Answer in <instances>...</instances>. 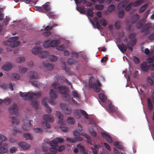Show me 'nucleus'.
<instances>
[{
    "label": "nucleus",
    "mask_w": 154,
    "mask_h": 154,
    "mask_svg": "<svg viewBox=\"0 0 154 154\" xmlns=\"http://www.w3.org/2000/svg\"><path fill=\"white\" fill-rule=\"evenodd\" d=\"M20 95L25 100H31L33 98H38L41 95V93L39 92L35 93H27L24 95L23 92H20Z\"/></svg>",
    "instance_id": "1"
},
{
    "label": "nucleus",
    "mask_w": 154,
    "mask_h": 154,
    "mask_svg": "<svg viewBox=\"0 0 154 154\" xmlns=\"http://www.w3.org/2000/svg\"><path fill=\"white\" fill-rule=\"evenodd\" d=\"M18 38L17 36L11 37L7 41H4L3 44L5 45H8L12 48L17 47L20 44V42L17 41Z\"/></svg>",
    "instance_id": "2"
},
{
    "label": "nucleus",
    "mask_w": 154,
    "mask_h": 154,
    "mask_svg": "<svg viewBox=\"0 0 154 154\" xmlns=\"http://www.w3.org/2000/svg\"><path fill=\"white\" fill-rule=\"evenodd\" d=\"M74 114L75 118L77 119H80L81 117L82 114H83L86 119H88V114L85 110H75L74 111Z\"/></svg>",
    "instance_id": "3"
},
{
    "label": "nucleus",
    "mask_w": 154,
    "mask_h": 154,
    "mask_svg": "<svg viewBox=\"0 0 154 154\" xmlns=\"http://www.w3.org/2000/svg\"><path fill=\"white\" fill-rule=\"evenodd\" d=\"M148 106L149 109L151 110L153 108V105L154 104V92H153L151 97L147 99Z\"/></svg>",
    "instance_id": "4"
},
{
    "label": "nucleus",
    "mask_w": 154,
    "mask_h": 154,
    "mask_svg": "<svg viewBox=\"0 0 154 154\" xmlns=\"http://www.w3.org/2000/svg\"><path fill=\"white\" fill-rule=\"evenodd\" d=\"M8 112L9 113L11 114L17 115L18 114V109L17 104L14 103L13 105L9 108Z\"/></svg>",
    "instance_id": "5"
},
{
    "label": "nucleus",
    "mask_w": 154,
    "mask_h": 154,
    "mask_svg": "<svg viewBox=\"0 0 154 154\" xmlns=\"http://www.w3.org/2000/svg\"><path fill=\"white\" fill-rule=\"evenodd\" d=\"M151 23H148L145 24L142 28L141 32H144L145 35H147L149 32V29L151 28Z\"/></svg>",
    "instance_id": "6"
},
{
    "label": "nucleus",
    "mask_w": 154,
    "mask_h": 154,
    "mask_svg": "<svg viewBox=\"0 0 154 154\" xmlns=\"http://www.w3.org/2000/svg\"><path fill=\"white\" fill-rule=\"evenodd\" d=\"M74 152L75 153L79 152V153H82V154L83 153L84 154H85L84 147L80 144L77 145V147H75L74 150Z\"/></svg>",
    "instance_id": "7"
},
{
    "label": "nucleus",
    "mask_w": 154,
    "mask_h": 154,
    "mask_svg": "<svg viewBox=\"0 0 154 154\" xmlns=\"http://www.w3.org/2000/svg\"><path fill=\"white\" fill-rule=\"evenodd\" d=\"M117 108L115 107L112 103H110L108 106V111L110 113L114 112L116 113V115L119 116Z\"/></svg>",
    "instance_id": "8"
},
{
    "label": "nucleus",
    "mask_w": 154,
    "mask_h": 154,
    "mask_svg": "<svg viewBox=\"0 0 154 154\" xmlns=\"http://www.w3.org/2000/svg\"><path fill=\"white\" fill-rule=\"evenodd\" d=\"M127 0H124L120 2L117 6V8L119 10H122L128 3Z\"/></svg>",
    "instance_id": "9"
},
{
    "label": "nucleus",
    "mask_w": 154,
    "mask_h": 154,
    "mask_svg": "<svg viewBox=\"0 0 154 154\" xmlns=\"http://www.w3.org/2000/svg\"><path fill=\"white\" fill-rule=\"evenodd\" d=\"M47 102L50 103L53 105L54 104V102L52 100H49L48 98H45L42 100V104L44 105V106L48 105Z\"/></svg>",
    "instance_id": "10"
},
{
    "label": "nucleus",
    "mask_w": 154,
    "mask_h": 154,
    "mask_svg": "<svg viewBox=\"0 0 154 154\" xmlns=\"http://www.w3.org/2000/svg\"><path fill=\"white\" fill-rule=\"evenodd\" d=\"M19 145L24 150H27L30 147V145L29 144L24 142L19 143Z\"/></svg>",
    "instance_id": "11"
},
{
    "label": "nucleus",
    "mask_w": 154,
    "mask_h": 154,
    "mask_svg": "<svg viewBox=\"0 0 154 154\" xmlns=\"http://www.w3.org/2000/svg\"><path fill=\"white\" fill-rule=\"evenodd\" d=\"M28 75L30 79H36L38 77L37 73L34 71H31L29 72Z\"/></svg>",
    "instance_id": "12"
},
{
    "label": "nucleus",
    "mask_w": 154,
    "mask_h": 154,
    "mask_svg": "<svg viewBox=\"0 0 154 154\" xmlns=\"http://www.w3.org/2000/svg\"><path fill=\"white\" fill-rule=\"evenodd\" d=\"M101 135L109 143H111L112 142V140L109 135L104 132H102Z\"/></svg>",
    "instance_id": "13"
},
{
    "label": "nucleus",
    "mask_w": 154,
    "mask_h": 154,
    "mask_svg": "<svg viewBox=\"0 0 154 154\" xmlns=\"http://www.w3.org/2000/svg\"><path fill=\"white\" fill-rule=\"evenodd\" d=\"M42 48L41 47H36L32 49V53L36 55L39 54Z\"/></svg>",
    "instance_id": "14"
},
{
    "label": "nucleus",
    "mask_w": 154,
    "mask_h": 154,
    "mask_svg": "<svg viewBox=\"0 0 154 154\" xmlns=\"http://www.w3.org/2000/svg\"><path fill=\"white\" fill-rule=\"evenodd\" d=\"M118 46L119 50L123 53H124V51L125 52L126 51L127 47L124 43H122L121 45H118Z\"/></svg>",
    "instance_id": "15"
},
{
    "label": "nucleus",
    "mask_w": 154,
    "mask_h": 154,
    "mask_svg": "<svg viewBox=\"0 0 154 154\" xmlns=\"http://www.w3.org/2000/svg\"><path fill=\"white\" fill-rule=\"evenodd\" d=\"M59 93L63 95L66 94L67 92V89L64 86H60L58 88Z\"/></svg>",
    "instance_id": "16"
},
{
    "label": "nucleus",
    "mask_w": 154,
    "mask_h": 154,
    "mask_svg": "<svg viewBox=\"0 0 154 154\" xmlns=\"http://www.w3.org/2000/svg\"><path fill=\"white\" fill-rule=\"evenodd\" d=\"M12 68V65L11 63H8L4 65L2 67V69L5 71H8Z\"/></svg>",
    "instance_id": "17"
},
{
    "label": "nucleus",
    "mask_w": 154,
    "mask_h": 154,
    "mask_svg": "<svg viewBox=\"0 0 154 154\" xmlns=\"http://www.w3.org/2000/svg\"><path fill=\"white\" fill-rule=\"evenodd\" d=\"M54 79H55L57 81L60 80V82L62 83L64 82L66 79L63 76L61 75L59 76L58 75H57L55 76Z\"/></svg>",
    "instance_id": "18"
},
{
    "label": "nucleus",
    "mask_w": 154,
    "mask_h": 154,
    "mask_svg": "<svg viewBox=\"0 0 154 154\" xmlns=\"http://www.w3.org/2000/svg\"><path fill=\"white\" fill-rule=\"evenodd\" d=\"M49 53L46 51H42V50L40 52L39 57L41 58H44L47 57L49 55Z\"/></svg>",
    "instance_id": "19"
},
{
    "label": "nucleus",
    "mask_w": 154,
    "mask_h": 154,
    "mask_svg": "<svg viewBox=\"0 0 154 154\" xmlns=\"http://www.w3.org/2000/svg\"><path fill=\"white\" fill-rule=\"evenodd\" d=\"M43 66L48 70H52L54 68L53 65L51 63H45L44 62L43 63Z\"/></svg>",
    "instance_id": "20"
},
{
    "label": "nucleus",
    "mask_w": 154,
    "mask_h": 154,
    "mask_svg": "<svg viewBox=\"0 0 154 154\" xmlns=\"http://www.w3.org/2000/svg\"><path fill=\"white\" fill-rule=\"evenodd\" d=\"M50 47H55L57 46L59 44V41L58 40H53L50 41Z\"/></svg>",
    "instance_id": "21"
},
{
    "label": "nucleus",
    "mask_w": 154,
    "mask_h": 154,
    "mask_svg": "<svg viewBox=\"0 0 154 154\" xmlns=\"http://www.w3.org/2000/svg\"><path fill=\"white\" fill-rule=\"evenodd\" d=\"M49 94L51 100L55 99L57 97L56 92L52 89L50 90Z\"/></svg>",
    "instance_id": "22"
},
{
    "label": "nucleus",
    "mask_w": 154,
    "mask_h": 154,
    "mask_svg": "<svg viewBox=\"0 0 154 154\" xmlns=\"http://www.w3.org/2000/svg\"><path fill=\"white\" fill-rule=\"evenodd\" d=\"M139 18V16L137 14H134L132 17L131 20V23H135Z\"/></svg>",
    "instance_id": "23"
},
{
    "label": "nucleus",
    "mask_w": 154,
    "mask_h": 154,
    "mask_svg": "<svg viewBox=\"0 0 154 154\" xmlns=\"http://www.w3.org/2000/svg\"><path fill=\"white\" fill-rule=\"evenodd\" d=\"M62 110L65 112V114L66 115H69L71 112V108L69 107H64L62 108Z\"/></svg>",
    "instance_id": "24"
},
{
    "label": "nucleus",
    "mask_w": 154,
    "mask_h": 154,
    "mask_svg": "<svg viewBox=\"0 0 154 154\" xmlns=\"http://www.w3.org/2000/svg\"><path fill=\"white\" fill-rule=\"evenodd\" d=\"M141 68L143 71L147 72L148 71V67L145 63H143L141 65Z\"/></svg>",
    "instance_id": "25"
},
{
    "label": "nucleus",
    "mask_w": 154,
    "mask_h": 154,
    "mask_svg": "<svg viewBox=\"0 0 154 154\" xmlns=\"http://www.w3.org/2000/svg\"><path fill=\"white\" fill-rule=\"evenodd\" d=\"M8 151L7 146L3 145L0 147V153H5Z\"/></svg>",
    "instance_id": "26"
},
{
    "label": "nucleus",
    "mask_w": 154,
    "mask_h": 154,
    "mask_svg": "<svg viewBox=\"0 0 154 154\" xmlns=\"http://www.w3.org/2000/svg\"><path fill=\"white\" fill-rule=\"evenodd\" d=\"M143 2V0H137L132 3L133 6L134 7H137L139 6Z\"/></svg>",
    "instance_id": "27"
},
{
    "label": "nucleus",
    "mask_w": 154,
    "mask_h": 154,
    "mask_svg": "<svg viewBox=\"0 0 154 154\" xmlns=\"http://www.w3.org/2000/svg\"><path fill=\"white\" fill-rule=\"evenodd\" d=\"M99 98L103 102H105L107 99V97L103 94H100L98 95Z\"/></svg>",
    "instance_id": "28"
},
{
    "label": "nucleus",
    "mask_w": 154,
    "mask_h": 154,
    "mask_svg": "<svg viewBox=\"0 0 154 154\" xmlns=\"http://www.w3.org/2000/svg\"><path fill=\"white\" fill-rule=\"evenodd\" d=\"M84 6H83V7H76V10L79 11L81 14H85L86 11L84 8Z\"/></svg>",
    "instance_id": "29"
},
{
    "label": "nucleus",
    "mask_w": 154,
    "mask_h": 154,
    "mask_svg": "<svg viewBox=\"0 0 154 154\" xmlns=\"http://www.w3.org/2000/svg\"><path fill=\"white\" fill-rule=\"evenodd\" d=\"M43 118L47 122H51L53 121V119L51 118L49 115H45L43 116Z\"/></svg>",
    "instance_id": "30"
},
{
    "label": "nucleus",
    "mask_w": 154,
    "mask_h": 154,
    "mask_svg": "<svg viewBox=\"0 0 154 154\" xmlns=\"http://www.w3.org/2000/svg\"><path fill=\"white\" fill-rule=\"evenodd\" d=\"M144 22L143 20H140L136 23V26L137 29L142 27L144 24Z\"/></svg>",
    "instance_id": "31"
},
{
    "label": "nucleus",
    "mask_w": 154,
    "mask_h": 154,
    "mask_svg": "<svg viewBox=\"0 0 154 154\" xmlns=\"http://www.w3.org/2000/svg\"><path fill=\"white\" fill-rule=\"evenodd\" d=\"M10 118L11 119V122L12 124H15L16 125L18 124L19 122V121L16 118V117L14 116L12 117H11Z\"/></svg>",
    "instance_id": "32"
},
{
    "label": "nucleus",
    "mask_w": 154,
    "mask_h": 154,
    "mask_svg": "<svg viewBox=\"0 0 154 154\" xmlns=\"http://www.w3.org/2000/svg\"><path fill=\"white\" fill-rule=\"evenodd\" d=\"M48 143L51 146L55 147H57L58 146L57 142L54 140L49 141Z\"/></svg>",
    "instance_id": "33"
},
{
    "label": "nucleus",
    "mask_w": 154,
    "mask_h": 154,
    "mask_svg": "<svg viewBox=\"0 0 154 154\" xmlns=\"http://www.w3.org/2000/svg\"><path fill=\"white\" fill-rule=\"evenodd\" d=\"M93 8H88L87 10V16H89L90 17H93Z\"/></svg>",
    "instance_id": "34"
},
{
    "label": "nucleus",
    "mask_w": 154,
    "mask_h": 154,
    "mask_svg": "<svg viewBox=\"0 0 154 154\" xmlns=\"http://www.w3.org/2000/svg\"><path fill=\"white\" fill-rule=\"evenodd\" d=\"M114 145L117 148L122 149L123 148V146L121 143L119 142H116L115 143Z\"/></svg>",
    "instance_id": "35"
},
{
    "label": "nucleus",
    "mask_w": 154,
    "mask_h": 154,
    "mask_svg": "<svg viewBox=\"0 0 154 154\" xmlns=\"http://www.w3.org/2000/svg\"><path fill=\"white\" fill-rule=\"evenodd\" d=\"M50 40L45 41L43 43V46L45 48H48L50 47Z\"/></svg>",
    "instance_id": "36"
},
{
    "label": "nucleus",
    "mask_w": 154,
    "mask_h": 154,
    "mask_svg": "<svg viewBox=\"0 0 154 154\" xmlns=\"http://www.w3.org/2000/svg\"><path fill=\"white\" fill-rule=\"evenodd\" d=\"M56 116L58 117L60 121H62L63 119V116L61 112L58 111H56Z\"/></svg>",
    "instance_id": "37"
},
{
    "label": "nucleus",
    "mask_w": 154,
    "mask_h": 154,
    "mask_svg": "<svg viewBox=\"0 0 154 154\" xmlns=\"http://www.w3.org/2000/svg\"><path fill=\"white\" fill-rule=\"evenodd\" d=\"M94 21L96 23V25L97 28L98 29H101L102 28V27L100 26L99 22L98 21L97 18L96 17H95L94 19Z\"/></svg>",
    "instance_id": "38"
},
{
    "label": "nucleus",
    "mask_w": 154,
    "mask_h": 154,
    "mask_svg": "<svg viewBox=\"0 0 154 154\" xmlns=\"http://www.w3.org/2000/svg\"><path fill=\"white\" fill-rule=\"evenodd\" d=\"M3 102L5 104L9 105L11 103V100L10 98L7 97H6L4 99Z\"/></svg>",
    "instance_id": "39"
},
{
    "label": "nucleus",
    "mask_w": 154,
    "mask_h": 154,
    "mask_svg": "<svg viewBox=\"0 0 154 154\" xmlns=\"http://www.w3.org/2000/svg\"><path fill=\"white\" fill-rule=\"evenodd\" d=\"M27 70V68L25 67H19V72L21 74L25 73Z\"/></svg>",
    "instance_id": "40"
},
{
    "label": "nucleus",
    "mask_w": 154,
    "mask_h": 154,
    "mask_svg": "<svg viewBox=\"0 0 154 154\" xmlns=\"http://www.w3.org/2000/svg\"><path fill=\"white\" fill-rule=\"evenodd\" d=\"M93 154H97V152L98 150V147L97 145H95L94 148H91Z\"/></svg>",
    "instance_id": "41"
},
{
    "label": "nucleus",
    "mask_w": 154,
    "mask_h": 154,
    "mask_svg": "<svg viewBox=\"0 0 154 154\" xmlns=\"http://www.w3.org/2000/svg\"><path fill=\"white\" fill-rule=\"evenodd\" d=\"M25 60V58L24 57H22L17 58L15 60L17 63H21L24 61Z\"/></svg>",
    "instance_id": "42"
},
{
    "label": "nucleus",
    "mask_w": 154,
    "mask_h": 154,
    "mask_svg": "<svg viewBox=\"0 0 154 154\" xmlns=\"http://www.w3.org/2000/svg\"><path fill=\"white\" fill-rule=\"evenodd\" d=\"M137 42V40L135 38H134L130 41L127 44L129 45H131L132 46H134L135 45Z\"/></svg>",
    "instance_id": "43"
},
{
    "label": "nucleus",
    "mask_w": 154,
    "mask_h": 154,
    "mask_svg": "<svg viewBox=\"0 0 154 154\" xmlns=\"http://www.w3.org/2000/svg\"><path fill=\"white\" fill-rule=\"evenodd\" d=\"M32 106L35 109H37L38 107V103L36 101H33L31 103Z\"/></svg>",
    "instance_id": "44"
},
{
    "label": "nucleus",
    "mask_w": 154,
    "mask_h": 154,
    "mask_svg": "<svg viewBox=\"0 0 154 154\" xmlns=\"http://www.w3.org/2000/svg\"><path fill=\"white\" fill-rule=\"evenodd\" d=\"M115 26L116 29H119L121 27V21L118 20L115 23Z\"/></svg>",
    "instance_id": "45"
},
{
    "label": "nucleus",
    "mask_w": 154,
    "mask_h": 154,
    "mask_svg": "<svg viewBox=\"0 0 154 154\" xmlns=\"http://www.w3.org/2000/svg\"><path fill=\"white\" fill-rule=\"evenodd\" d=\"M67 62L69 64L71 65L75 64V60L74 59L69 58Z\"/></svg>",
    "instance_id": "46"
},
{
    "label": "nucleus",
    "mask_w": 154,
    "mask_h": 154,
    "mask_svg": "<svg viewBox=\"0 0 154 154\" xmlns=\"http://www.w3.org/2000/svg\"><path fill=\"white\" fill-rule=\"evenodd\" d=\"M51 86L54 89H58L59 85L56 82H54L52 84Z\"/></svg>",
    "instance_id": "47"
},
{
    "label": "nucleus",
    "mask_w": 154,
    "mask_h": 154,
    "mask_svg": "<svg viewBox=\"0 0 154 154\" xmlns=\"http://www.w3.org/2000/svg\"><path fill=\"white\" fill-rule=\"evenodd\" d=\"M67 122L68 123L71 124H74L75 122L74 119L71 118H68L67 119Z\"/></svg>",
    "instance_id": "48"
},
{
    "label": "nucleus",
    "mask_w": 154,
    "mask_h": 154,
    "mask_svg": "<svg viewBox=\"0 0 154 154\" xmlns=\"http://www.w3.org/2000/svg\"><path fill=\"white\" fill-rule=\"evenodd\" d=\"M95 8L97 10H101L103 9L104 6L102 5H95Z\"/></svg>",
    "instance_id": "49"
},
{
    "label": "nucleus",
    "mask_w": 154,
    "mask_h": 154,
    "mask_svg": "<svg viewBox=\"0 0 154 154\" xmlns=\"http://www.w3.org/2000/svg\"><path fill=\"white\" fill-rule=\"evenodd\" d=\"M56 147H51L49 149L50 151L52 153V154H56L57 152V150Z\"/></svg>",
    "instance_id": "50"
},
{
    "label": "nucleus",
    "mask_w": 154,
    "mask_h": 154,
    "mask_svg": "<svg viewBox=\"0 0 154 154\" xmlns=\"http://www.w3.org/2000/svg\"><path fill=\"white\" fill-rule=\"evenodd\" d=\"M100 22L102 25L106 26L107 25L106 21L104 19H102L100 20Z\"/></svg>",
    "instance_id": "51"
},
{
    "label": "nucleus",
    "mask_w": 154,
    "mask_h": 154,
    "mask_svg": "<svg viewBox=\"0 0 154 154\" xmlns=\"http://www.w3.org/2000/svg\"><path fill=\"white\" fill-rule=\"evenodd\" d=\"M89 131L91 135L94 137H95L97 135V133L93 129H89Z\"/></svg>",
    "instance_id": "52"
},
{
    "label": "nucleus",
    "mask_w": 154,
    "mask_h": 154,
    "mask_svg": "<svg viewBox=\"0 0 154 154\" xmlns=\"http://www.w3.org/2000/svg\"><path fill=\"white\" fill-rule=\"evenodd\" d=\"M20 78V75L18 74H14L12 76V79L14 80H18Z\"/></svg>",
    "instance_id": "53"
},
{
    "label": "nucleus",
    "mask_w": 154,
    "mask_h": 154,
    "mask_svg": "<svg viewBox=\"0 0 154 154\" xmlns=\"http://www.w3.org/2000/svg\"><path fill=\"white\" fill-rule=\"evenodd\" d=\"M42 125L43 127L45 128H50V126L49 124L46 122H42Z\"/></svg>",
    "instance_id": "54"
},
{
    "label": "nucleus",
    "mask_w": 154,
    "mask_h": 154,
    "mask_svg": "<svg viewBox=\"0 0 154 154\" xmlns=\"http://www.w3.org/2000/svg\"><path fill=\"white\" fill-rule=\"evenodd\" d=\"M57 58L54 55H51L50 56L49 60L51 61H55L57 60Z\"/></svg>",
    "instance_id": "55"
},
{
    "label": "nucleus",
    "mask_w": 154,
    "mask_h": 154,
    "mask_svg": "<svg viewBox=\"0 0 154 154\" xmlns=\"http://www.w3.org/2000/svg\"><path fill=\"white\" fill-rule=\"evenodd\" d=\"M31 83L34 87H38L40 85V83L37 81H32L31 82Z\"/></svg>",
    "instance_id": "56"
},
{
    "label": "nucleus",
    "mask_w": 154,
    "mask_h": 154,
    "mask_svg": "<svg viewBox=\"0 0 154 154\" xmlns=\"http://www.w3.org/2000/svg\"><path fill=\"white\" fill-rule=\"evenodd\" d=\"M33 130L35 132L40 134H42L43 132V129L40 128H34Z\"/></svg>",
    "instance_id": "57"
},
{
    "label": "nucleus",
    "mask_w": 154,
    "mask_h": 154,
    "mask_svg": "<svg viewBox=\"0 0 154 154\" xmlns=\"http://www.w3.org/2000/svg\"><path fill=\"white\" fill-rule=\"evenodd\" d=\"M132 6V3L131 2L125 8V10L127 11H129L131 8Z\"/></svg>",
    "instance_id": "58"
},
{
    "label": "nucleus",
    "mask_w": 154,
    "mask_h": 154,
    "mask_svg": "<svg viewBox=\"0 0 154 154\" xmlns=\"http://www.w3.org/2000/svg\"><path fill=\"white\" fill-rule=\"evenodd\" d=\"M72 94L74 97L77 98H79V94L77 93V91H72Z\"/></svg>",
    "instance_id": "59"
},
{
    "label": "nucleus",
    "mask_w": 154,
    "mask_h": 154,
    "mask_svg": "<svg viewBox=\"0 0 154 154\" xmlns=\"http://www.w3.org/2000/svg\"><path fill=\"white\" fill-rule=\"evenodd\" d=\"M147 7V5H145L142 7H141L139 10V12L140 13H142L146 9Z\"/></svg>",
    "instance_id": "60"
},
{
    "label": "nucleus",
    "mask_w": 154,
    "mask_h": 154,
    "mask_svg": "<svg viewBox=\"0 0 154 154\" xmlns=\"http://www.w3.org/2000/svg\"><path fill=\"white\" fill-rule=\"evenodd\" d=\"M23 136L27 139L32 140V138L31 135L29 134H23Z\"/></svg>",
    "instance_id": "61"
},
{
    "label": "nucleus",
    "mask_w": 154,
    "mask_h": 154,
    "mask_svg": "<svg viewBox=\"0 0 154 154\" xmlns=\"http://www.w3.org/2000/svg\"><path fill=\"white\" fill-rule=\"evenodd\" d=\"M115 7L113 5L109 6L108 8V10L109 12H111L114 9Z\"/></svg>",
    "instance_id": "62"
},
{
    "label": "nucleus",
    "mask_w": 154,
    "mask_h": 154,
    "mask_svg": "<svg viewBox=\"0 0 154 154\" xmlns=\"http://www.w3.org/2000/svg\"><path fill=\"white\" fill-rule=\"evenodd\" d=\"M7 139V138L4 136L0 134V142H2L5 141Z\"/></svg>",
    "instance_id": "63"
},
{
    "label": "nucleus",
    "mask_w": 154,
    "mask_h": 154,
    "mask_svg": "<svg viewBox=\"0 0 154 154\" xmlns=\"http://www.w3.org/2000/svg\"><path fill=\"white\" fill-rule=\"evenodd\" d=\"M17 151V148L15 147H12L10 149V151L11 153H13Z\"/></svg>",
    "instance_id": "64"
}]
</instances>
